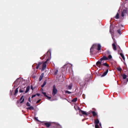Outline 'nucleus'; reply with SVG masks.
Masks as SVG:
<instances>
[{"label": "nucleus", "instance_id": "7ed1b4c3", "mask_svg": "<svg viewBox=\"0 0 128 128\" xmlns=\"http://www.w3.org/2000/svg\"><path fill=\"white\" fill-rule=\"evenodd\" d=\"M23 80V79L22 78H18L14 82V86H17L21 83V82Z\"/></svg>", "mask_w": 128, "mask_h": 128}, {"label": "nucleus", "instance_id": "e433bc0d", "mask_svg": "<svg viewBox=\"0 0 128 128\" xmlns=\"http://www.w3.org/2000/svg\"><path fill=\"white\" fill-rule=\"evenodd\" d=\"M41 64V63L40 62H39L38 63V66H39Z\"/></svg>", "mask_w": 128, "mask_h": 128}, {"label": "nucleus", "instance_id": "5701e85b", "mask_svg": "<svg viewBox=\"0 0 128 128\" xmlns=\"http://www.w3.org/2000/svg\"><path fill=\"white\" fill-rule=\"evenodd\" d=\"M19 92H24V90H23V89H20L19 90Z\"/></svg>", "mask_w": 128, "mask_h": 128}, {"label": "nucleus", "instance_id": "9d476101", "mask_svg": "<svg viewBox=\"0 0 128 128\" xmlns=\"http://www.w3.org/2000/svg\"><path fill=\"white\" fill-rule=\"evenodd\" d=\"M112 46L113 49L114 50H116V45L115 44V43L112 44Z\"/></svg>", "mask_w": 128, "mask_h": 128}, {"label": "nucleus", "instance_id": "423d86ee", "mask_svg": "<svg viewBox=\"0 0 128 128\" xmlns=\"http://www.w3.org/2000/svg\"><path fill=\"white\" fill-rule=\"evenodd\" d=\"M99 122V121L98 119H96L95 120V127L96 128H98L99 127L98 125Z\"/></svg>", "mask_w": 128, "mask_h": 128}, {"label": "nucleus", "instance_id": "4468645a", "mask_svg": "<svg viewBox=\"0 0 128 128\" xmlns=\"http://www.w3.org/2000/svg\"><path fill=\"white\" fill-rule=\"evenodd\" d=\"M44 75V73H42L40 75V76L39 78V81H40Z\"/></svg>", "mask_w": 128, "mask_h": 128}, {"label": "nucleus", "instance_id": "2eb2a0df", "mask_svg": "<svg viewBox=\"0 0 128 128\" xmlns=\"http://www.w3.org/2000/svg\"><path fill=\"white\" fill-rule=\"evenodd\" d=\"M30 89V87L29 86H27L26 88V90L25 92V93L27 92Z\"/></svg>", "mask_w": 128, "mask_h": 128}, {"label": "nucleus", "instance_id": "f3484780", "mask_svg": "<svg viewBox=\"0 0 128 128\" xmlns=\"http://www.w3.org/2000/svg\"><path fill=\"white\" fill-rule=\"evenodd\" d=\"M120 55L121 56L122 58V59H123V60H125V58L123 54L122 53H120Z\"/></svg>", "mask_w": 128, "mask_h": 128}, {"label": "nucleus", "instance_id": "20e7f679", "mask_svg": "<svg viewBox=\"0 0 128 128\" xmlns=\"http://www.w3.org/2000/svg\"><path fill=\"white\" fill-rule=\"evenodd\" d=\"M58 90L56 88L55 85L54 86L52 90V95L53 96H54L57 93Z\"/></svg>", "mask_w": 128, "mask_h": 128}, {"label": "nucleus", "instance_id": "ea45409f", "mask_svg": "<svg viewBox=\"0 0 128 128\" xmlns=\"http://www.w3.org/2000/svg\"><path fill=\"white\" fill-rule=\"evenodd\" d=\"M40 100H38V101H37V102H36V103H38V102H39Z\"/></svg>", "mask_w": 128, "mask_h": 128}, {"label": "nucleus", "instance_id": "b1692460", "mask_svg": "<svg viewBox=\"0 0 128 128\" xmlns=\"http://www.w3.org/2000/svg\"><path fill=\"white\" fill-rule=\"evenodd\" d=\"M77 100V98H76L72 100V102H76V101Z\"/></svg>", "mask_w": 128, "mask_h": 128}, {"label": "nucleus", "instance_id": "6e6552de", "mask_svg": "<svg viewBox=\"0 0 128 128\" xmlns=\"http://www.w3.org/2000/svg\"><path fill=\"white\" fill-rule=\"evenodd\" d=\"M44 125L47 128H48L51 125V123L49 122H46L44 123Z\"/></svg>", "mask_w": 128, "mask_h": 128}, {"label": "nucleus", "instance_id": "c9c22d12", "mask_svg": "<svg viewBox=\"0 0 128 128\" xmlns=\"http://www.w3.org/2000/svg\"><path fill=\"white\" fill-rule=\"evenodd\" d=\"M106 52H107V53L108 54H110V52L109 51H107Z\"/></svg>", "mask_w": 128, "mask_h": 128}, {"label": "nucleus", "instance_id": "c756f323", "mask_svg": "<svg viewBox=\"0 0 128 128\" xmlns=\"http://www.w3.org/2000/svg\"><path fill=\"white\" fill-rule=\"evenodd\" d=\"M26 105L28 106H30V104L28 102H27L26 103Z\"/></svg>", "mask_w": 128, "mask_h": 128}, {"label": "nucleus", "instance_id": "2f4dec72", "mask_svg": "<svg viewBox=\"0 0 128 128\" xmlns=\"http://www.w3.org/2000/svg\"><path fill=\"white\" fill-rule=\"evenodd\" d=\"M108 58L109 59H110L112 58V56H111V55H109L108 56Z\"/></svg>", "mask_w": 128, "mask_h": 128}, {"label": "nucleus", "instance_id": "79ce46f5", "mask_svg": "<svg viewBox=\"0 0 128 128\" xmlns=\"http://www.w3.org/2000/svg\"><path fill=\"white\" fill-rule=\"evenodd\" d=\"M99 125L100 127H101V124L100 123H99Z\"/></svg>", "mask_w": 128, "mask_h": 128}, {"label": "nucleus", "instance_id": "dca6fc26", "mask_svg": "<svg viewBox=\"0 0 128 128\" xmlns=\"http://www.w3.org/2000/svg\"><path fill=\"white\" fill-rule=\"evenodd\" d=\"M27 110H34V107L33 106H30L29 107L27 108Z\"/></svg>", "mask_w": 128, "mask_h": 128}, {"label": "nucleus", "instance_id": "aec40b11", "mask_svg": "<svg viewBox=\"0 0 128 128\" xmlns=\"http://www.w3.org/2000/svg\"><path fill=\"white\" fill-rule=\"evenodd\" d=\"M58 70H55L54 71V75H56L58 72Z\"/></svg>", "mask_w": 128, "mask_h": 128}, {"label": "nucleus", "instance_id": "c85d7f7f", "mask_svg": "<svg viewBox=\"0 0 128 128\" xmlns=\"http://www.w3.org/2000/svg\"><path fill=\"white\" fill-rule=\"evenodd\" d=\"M65 93H67L68 94H70L71 93V92H69L68 90L65 91Z\"/></svg>", "mask_w": 128, "mask_h": 128}, {"label": "nucleus", "instance_id": "72a5a7b5", "mask_svg": "<svg viewBox=\"0 0 128 128\" xmlns=\"http://www.w3.org/2000/svg\"><path fill=\"white\" fill-rule=\"evenodd\" d=\"M36 96V94H34V95H33L32 96V98H33L34 97Z\"/></svg>", "mask_w": 128, "mask_h": 128}, {"label": "nucleus", "instance_id": "7c9ffc66", "mask_svg": "<svg viewBox=\"0 0 128 128\" xmlns=\"http://www.w3.org/2000/svg\"><path fill=\"white\" fill-rule=\"evenodd\" d=\"M42 93L46 97V96H47L46 95V92H42Z\"/></svg>", "mask_w": 128, "mask_h": 128}, {"label": "nucleus", "instance_id": "393cba45", "mask_svg": "<svg viewBox=\"0 0 128 128\" xmlns=\"http://www.w3.org/2000/svg\"><path fill=\"white\" fill-rule=\"evenodd\" d=\"M46 82L45 81L44 82L43 84L41 86V87L42 88L46 84Z\"/></svg>", "mask_w": 128, "mask_h": 128}, {"label": "nucleus", "instance_id": "1a4fd4ad", "mask_svg": "<svg viewBox=\"0 0 128 128\" xmlns=\"http://www.w3.org/2000/svg\"><path fill=\"white\" fill-rule=\"evenodd\" d=\"M72 87V84H70L69 85L67 86V89L68 90H71Z\"/></svg>", "mask_w": 128, "mask_h": 128}, {"label": "nucleus", "instance_id": "a211bd4d", "mask_svg": "<svg viewBox=\"0 0 128 128\" xmlns=\"http://www.w3.org/2000/svg\"><path fill=\"white\" fill-rule=\"evenodd\" d=\"M115 18L116 19H118L119 18V15L118 13H117Z\"/></svg>", "mask_w": 128, "mask_h": 128}, {"label": "nucleus", "instance_id": "6ab92c4d", "mask_svg": "<svg viewBox=\"0 0 128 128\" xmlns=\"http://www.w3.org/2000/svg\"><path fill=\"white\" fill-rule=\"evenodd\" d=\"M18 88H16L15 90V92L14 93V95H16V93L18 92Z\"/></svg>", "mask_w": 128, "mask_h": 128}, {"label": "nucleus", "instance_id": "a878e982", "mask_svg": "<svg viewBox=\"0 0 128 128\" xmlns=\"http://www.w3.org/2000/svg\"><path fill=\"white\" fill-rule=\"evenodd\" d=\"M92 114L94 116H96V113L94 111H93L92 112Z\"/></svg>", "mask_w": 128, "mask_h": 128}, {"label": "nucleus", "instance_id": "39448f33", "mask_svg": "<svg viewBox=\"0 0 128 128\" xmlns=\"http://www.w3.org/2000/svg\"><path fill=\"white\" fill-rule=\"evenodd\" d=\"M49 60L48 59H47L42 64V70H44L46 68V64L47 62Z\"/></svg>", "mask_w": 128, "mask_h": 128}, {"label": "nucleus", "instance_id": "f257e3e1", "mask_svg": "<svg viewBox=\"0 0 128 128\" xmlns=\"http://www.w3.org/2000/svg\"><path fill=\"white\" fill-rule=\"evenodd\" d=\"M97 46H98V48L97 49V50H100L101 46L100 44H98V45L96 44H94L90 48V53L91 54H92V50H93L94 48H96Z\"/></svg>", "mask_w": 128, "mask_h": 128}, {"label": "nucleus", "instance_id": "4c0bfd02", "mask_svg": "<svg viewBox=\"0 0 128 128\" xmlns=\"http://www.w3.org/2000/svg\"><path fill=\"white\" fill-rule=\"evenodd\" d=\"M38 117H35L34 118L35 120H37V121H38Z\"/></svg>", "mask_w": 128, "mask_h": 128}, {"label": "nucleus", "instance_id": "4be33fe9", "mask_svg": "<svg viewBox=\"0 0 128 128\" xmlns=\"http://www.w3.org/2000/svg\"><path fill=\"white\" fill-rule=\"evenodd\" d=\"M102 65L106 66V67H108V65L106 63H104L102 64Z\"/></svg>", "mask_w": 128, "mask_h": 128}, {"label": "nucleus", "instance_id": "f704fd0d", "mask_svg": "<svg viewBox=\"0 0 128 128\" xmlns=\"http://www.w3.org/2000/svg\"><path fill=\"white\" fill-rule=\"evenodd\" d=\"M46 97L47 98H48L49 99H50L51 98L50 97L48 96H46Z\"/></svg>", "mask_w": 128, "mask_h": 128}, {"label": "nucleus", "instance_id": "49530a36", "mask_svg": "<svg viewBox=\"0 0 128 128\" xmlns=\"http://www.w3.org/2000/svg\"><path fill=\"white\" fill-rule=\"evenodd\" d=\"M26 88V87H24V88Z\"/></svg>", "mask_w": 128, "mask_h": 128}, {"label": "nucleus", "instance_id": "ddd939ff", "mask_svg": "<svg viewBox=\"0 0 128 128\" xmlns=\"http://www.w3.org/2000/svg\"><path fill=\"white\" fill-rule=\"evenodd\" d=\"M24 96H22L21 98H20V103H22L24 101V99L23 98Z\"/></svg>", "mask_w": 128, "mask_h": 128}, {"label": "nucleus", "instance_id": "bb28decb", "mask_svg": "<svg viewBox=\"0 0 128 128\" xmlns=\"http://www.w3.org/2000/svg\"><path fill=\"white\" fill-rule=\"evenodd\" d=\"M47 54L48 55V54H50V56L51 55V52L49 50L48 51V52H47Z\"/></svg>", "mask_w": 128, "mask_h": 128}, {"label": "nucleus", "instance_id": "f8f14e48", "mask_svg": "<svg viewBox=\"0 0 128 128\" xmlns=\"http://www.w3.org/2000/svg\"><path fill=\"white\" fill-rule=\"evenodd\" d=\"M108 71V69H107L106 70V72H104L103 74L102 75V77H103L105 76L107 74Z\"/></svg>", "mask_w": 128, "mask_h": 128}, {"label": "nucleus", "instance_id": "c03bdc74", "mask_svg": "<svg viewBox=\"0 0 128 128\" xmlns=\"http://www.w3.org/2000/svg\"><path fill=\"white\" fill-rule=\"evenodd\" d=\"M29 101L30 102V98L29 99Z\"/></svg>", "mask_w": 128, "mask_h": 128}, {"label": "nucleus", "instance_id": "9b49d317", "mask_svg": "<svg viewBox=\"0 0 128 128\" xmlns=\"http://www.w3.org/2000/svg\"><path fill=\"white\" fill-rule=\"evenodd\" d=\"M79 112L82 113V114L87 115V113L85 112L82 110H80Z\"/></svg>", "mask_w": 128, "mask_h": 128}, {"label": "nucleus", "instance_id": "473e14b6", "mask_svg": "<svg viewBox=\"0 0 128 128\" xmlns=\"http://www.w3.org/2000/svg\"><path fill=\"white\" fill-rule=\"evenodd\" d=\"M117 32L118 33L120 34V29H119L118 30Z\"/></svg>", "mask_w": 128, "mask_h": 128}, {"label": "nucleus", "instance_id": "58836bf2", "mask_svg": "<svg viewBox=\"0 0 128 128\" xmlns=\"http://www.w3.org/2000/svg\"><path fill=\"white\" fill-rule=\"evenodd\" d=\"M36 94V96H39L40 95V94Z\"/></svg>", "mask_w": 128, "mask_h": 128}, {"label": "nucleus", "instance_id": "f03ea898", "mask_svg": "<svg viewBox=\"0 0 128 128\" xmlns=\"http://www.w3.org/2000/svg\"><path fill=\"white\" fill-rule=\"evenodd\" d=\"M108 60V58H107L105 56H103L102 58H100V61H98L96 63V65L97 66L99 67H100V66L101 64H102V62L103 60Z\"/></svg>", "mask_w": 128, "mask_h": 128}, {"label": "nucleus", "instance_id": "a18cd8bd", "mask_svg": "<svg viewBox=\"0 0 128 128\" xmlns=\"http://www.w3.org/2000/svg\"><path fill=\"white\" fill-rule=\"evenodd\" d=\"M79 108H78V110H79Z\"/></svg>", "mask_w": 128, "mask_h": 128}, {"label": "nucleus", "instance_id": "412c9836", "mask_svg": "<svg viewBox=\"0 0 128 128\" xmlns=\"http://www.w3.org/2000/svg\"><path fill=\"white\" fill-rule=\"evenodd\" d=\"M122 77L124 79H125L126 78V77H127V76L126 75H125L124 74H123L122 76Z\"/></svg>", "mask_w": 128, "mask_h": 128}, {"label": "nucleus", "instance_id": "cd10ccee", "mask_svg": "<svg viewBox=\"0 0 128 128\" xmlns=\"http://www.w3.org/2000/svg\"><path fill=\"white\" fill-rule=\"evenodd\" d=\"M117 69L120 72L121 70H122V69L120 66L117 68Z\"/></svg>", "mask_w": 128, "mask_h": 128}, {"label": "nucleus", "instance_id": "0eeeda50", "mask_svg": "<svg viewBox=\"0 0 128 128\" xmlns=\"http://www.w3.org/2000/svg\"><path fill=\"white\" fill-rule=\"evenodd\" d=\"M127 13V10L126 9H124L123 11L122 12L121 16L123 17L126 15Z\"/></svg>", "mask_w": 128, "mask_h": 128}, {"label": "nucleus", "instance_id": "a19ab883", "mask_svg": "<svg viewBox=\"0 0 128 128\" xmlns=\"http://www.w3.org/2000/svg\"><path fill=\"white\" fill-rule=\"evenodd\" d=\"M38 67H39V66H36V69H38Z\"/></svg>", "mask_w": 128, "mask_h": 128}, {"label": "nucleus", "instance_id": "37998d69", "mask_svg": "<svg viewBox=\"0 0 128 128\" xmlns=\"http://www.w3.org/2000/svg\"><path fill=\"white\" fill-rule=\"evenodd\" d=\"M83 95H84V97H83V98H84H84H85V97H84L85 95H84V94H83Z\"/></svg>", "mask_w": 128, "mask_h": 128}]
</instances>
